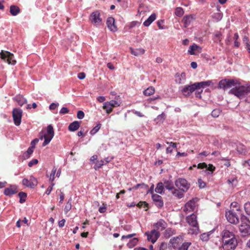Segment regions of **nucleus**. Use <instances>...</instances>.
I'll list each match as a JSON object with an SVG mask.
<instances>
[{
    "label": "nucleus",
    "mask_w": 250,
    "mask_h": 250,
    "mask_svg": "<svg viewBox=\"0 0 250 250\" xmlns=\"http://www.w3.org/2000/svg\"><path fill=\"white\" fill-rule=\"evenodd\" d=\"M202 48L197 45L194 44L189 47L188 52L191 55H196L201 52Z\"/></svg>",
    "instance_id": "nucleus-17"
},
{
    "label": "nucleus",
    "mask_w": 250,
    "mask_h": 250,
    "mask_svg": "<svg viewBox=\"0 0 250 250\" xmlns=\"http://www.w3.org/2000/svg\"><path fill=\"white\" fill-rule=\"evenodd\" d=\"M239 229L243 237L250 235V226L248 224H241L239 227Z\"/></svg>",
    "instance_id": "nucleus-11"
},
{
    "label": "nucleus",
    "mask_w": 250,
    "mask_h": 250,
    "mask_svg": "<svg viewBox=\"0 0 250 250\" xmlns=\"http://www.w3.org/2000/svg\"><path fill=\"white\" fill-rule=\"evenodd\" d=\"M244 208L247 214L250 216V202L246 203L245 204Z\"/></svg>",
    "instance_id": "nucleus-49"
},
{
    "label": "nucleus",
    "mask_w": 250,
    "mask_h": 250,
    "mask_svg": "<svg viewBox=\"0 0 250 250\" xmlns=\"http://www.w3.org/2000/svg\"><path fill=\"white\" fill-rule=\"evenodd\" d=\"M229 92L234 95L238 98L242 99L245 95L250 93V84L243 85L237 83L234 87L231 88Z\"/></svg>",
    "instance_id": "nucleus-1"
},
{
    "label": "nucleus",
    "mask_w": 250,
    "mask_h": 250,
    "mask_svg": "<svg viewBox=\"0 0 250 250\" xmlns=\"http://www.w3.org/2000/svg\"><path fill=\"white\" fill-rule=\"evenodd\" d=\"M43 137L44 139V141L42 144V146H45L49 143L52 138L48 137L47 135H44Z\"/></svg>",
    "instance_id": "nucleus-52"
},
{
    "label": "nucleus",
    "mask_w": 250,
    "mask_h": 250,
    "mask_svg": "<svg viewBox=\"0 0 250 250\" xmlns=\"http://www.w3.org/2000/svg\"><path fill=\"white\" fill-rule=\"evenodd\" d=\"M18 196L20 197V202L21 203H23L25 201V198L26 197V193L23 192H20L18 194Z\"/></svg>",
    "instance_id": "nucleus-39"
},
{
    "label": "nucleus",
    "mask_w": 250,
    "mask_h": 250,
    "mask_svg": "<svg viewBox=\"0 0 250 250\" xmlns=\"http://www.w3.org/2000/svg\"><path fill=\"white\" fill-rule=\"evenodd\" d=\"M231 208H236V210L238 212L240 211V208L238 207V204L237 202H232L230 205Z\"/></svg>",
    "instance_id": "nucleus-56"
},
{
    "label": "nucleus",
    "mask_w": 250,
    "mask_h": 250,
    "mask_svg": "<svg viewBox=\"0 0 250 250\" xmlns=\"http://www.w3.org/2000/svg\"><path fill=\"white\" fill-rule=\"evenodd\" d=\"M234 237V234L229 230H224L222 232L223 242Z\"/></svg>",
    "instance_id": "nucleus-18"
},
{
    "label": "nucleus",
    "mask_w": 250,
    "mask_h": 250,
    "mask_svg": "<svg viewBox=\"0 0 250 250\" xmlns=\"http://www.w3.org/2000/svg\"><path fill=\"white\" fill-rule=\"evenodd\" d=\"M199 187L200 188H204L206 187V184L205 182L202 180L201 179H199L198 180Z\"/></svg>",
    "instance_id": "nucleus-57"
},
{
    "label": "nucleus",
    "mask_w": 250,
    "mask_h": 250,
    "mask_svg": "<svg viewBox=\"0 0 250 250\" xmlns=\"http://www.w3.org/2000/svg\"><path fill=\"white\" fill-rule=\"evenodd\" d=\"M187 222L191 226H198L197 221V216L194 213L188 216L186 218Z\"/></svg>",
    "instance_id": "nucleus-13"
},
{
    "label": "nucleus",
    "mask_w": 250,
    "mask_h": 250,
    "mask_svg": "<svg viewBox=\"0 0 250 250\" xmlns=\"http://www.w3.org/2000/svg\"><path fill=\"white\" fill-rule=\"evenodd\" d=\"M10 13L12 16H15L20 13V9L16 5H11L10 7Z\"/></svg>",
    "instance_id": "nucleus-23"
},
{
    "label": "nucleus",
    "mask_w": 250,
    "mask_h": 250,
    "mask_svg": "<svg viewBox=\"0 0 250 250\" xmlns=\"http://www.w3.org/2000/svg\"><path fill=\"white\" fill-rule=\"evenodd\" d=\"M153 226L158 230L162 231L167 227V223L163 219L159 220Z\"/></svg>",
    "instance_id": "nucleus-15"
},
{
    "label": "nucleus",
    "mask_w": 250,
    "mask_h": 250,
    "mask_svg": "<svg viewBox=\"0 0 250 250\" xmlns=\"http://www.w3.org/2000/svg\"><path fill=\"white\" fill-rule=\"evenodd\" d=\"M184 13V10L181 7L176 8L175 11V14L178 17H181Z\"/></svg>",
    "instance_id": "nucleus-44"
},
{
    "label": "nucleus",
    "mask_w": 250,
    "mask_h": 250,
    "mask_svg": "<svg viewBox=\"0 0 250 250\" xmlns=\"http://www.w3.org/2000/svg\"><path fill=\"white\" fill-rule=\"evenodd\" d=\"M194 202H193L192 200H190L186 204L184 210L185 211H192L194 209Z\"/></svg>",
    "instance_id": "nucleus-20"
},
{
    "label": "nucleus",
    "mask_w": 250,
    "mask_h": 250,
    "mask_svg": "<svg viewBox=\"0 0 250 250\" xmlns=\"http://www.w3.org/2000/svg\"><path fill=\"white\" fill-rule=\"evenodd\" d=\"M69 110L67 108H66L65 107H63L60 110L59 113L60 114L63 115V114H67V113H69Z\"/></svg>",
    "instance_id": "nucleus-58"
},
{
    "label": "nucleus",
    "mask_w": 250,
    "mask_h": 250,
    "mask_svg": "<svg viewBox=\"0 0 250 250\" xmlns=\"http://www.w3.org/2000/svg\"><path fill=\"white\" fill-rule=\"evenodd\" d=\"M155 92V89L154 87L151 86L145 90L143 92L145 96H148L154 94Z\"/></svg>",
    "instance_id": "nucleus-33"
},
{
    "label": "nucleus",
    "mask_w": 250,
    "mask_h": 250,
    "mask_svg": "<svg viewBox=\"0 0 250 250\" xmlns=\"http://www.w3.org/2000/svg\"><path fill=\"white\" fill-rule=\"evenodd\" d=\"M237 82L232 79H225L220 81L218 84V87L224 90L235 86Z\"/></svg>",
    "instance_id": "nucleus-3"
},
{
    "label": "nucleus",
    "mask_w": 250,
    "mask_h": 250,
    "mask_svg": "<svg viewBox=\"0 0 250 250\" xmlns=\"http://www.w3.org/2000/svg\"><path fill=\"white\" fill-rule=\"evenodd\" d=\"M80 123L78 121H74L71 123L68 126V130L70 131H75L79 129Z\"/></svg>",
    "instance_id": "nucleus-19"
},
{
    "label": "nucleus",
    "mask_w": 250,
    "mask_h": 250,
    "mask_svg": "<svg viewBox=\"0 0 250 250\" xmlns=\"http://www.w3.org/2000/svg\"><path fill=\"white\" fill-rule=\"evenodd\" d=\"M54 135L53 127L52 125H49L47 126V134L44 135H47L48 137L53 138Z\"/></svg>",
    "instance_id": "nucleus-31"
},
{
    "label": "nucleus",
    "mask_w": 250,
    "mask_h": 250,
    "mask_svg": "<svg viewBox=\"0 0 250 250\" xmlns=\"http://www.w3.org/2000/svg\"><path fill=\"white\" fill-rule=\"evenodd\" d=\"M34 148V146H31L28 148L27 150L24 153V155L26 157V158H28L30 157V155L33 152Z\"/></svg>",
    "instance_id": "nucleus-40"
},
{
    "label": "nucleus",
    "mask_w": 250,
    "mask_h": 250,
    "mask_svg": "<svg viewBox=\"0 0 250 250\" xmlns=\"http://www.w3.org/2000/svg\"><path fill=\"white\" fill-rule=\"evenodd\" d=\"M221 113V110L219 109H215L211 112V115L213 117H218Z\"/></svg>",
    "instance_id": "nucleus-48"
},
{
    "label": "nucleus",
    "mask_w": 250,
    "mask_h": 250,
    "mask_svg": "<svg viewBox=\"0 0 250 250\" xmlns=\"http://www.w3.org/2000/svg\"><path fill=\"white\" fill-rule=\"evenodd\" d=\"M241 220L242 223V224H247V222H250V221L247 219V217L244 215H241Z\"/></svg>",
    "instance_id": "nucleus-61"
},
{
    "label": "nucleus",
    "mask_w": 250,
    "mask_h": 250,
    "mask_svg": "<svg viewBox=\"0 0 250 250\" xmlns=\"http://www.w3.org/2000/svg\"><path fill=\"white\" fill-rule=\"evenodd\" d=\"M138 240L137 238H134L127 244L128 248H131L134 247L138 243Z\"/></svg>",
    "instance_id": "nucleus-38"
},
{
    "label": "nucleus",
    "mask_w": 250,
    "mask_h": 250,
    "mask_svg": "<svg viewBox=\"0 0 250 250\" xmlns=\"http://www.w3.org/2000/svg\"><path fill=\"white\" fill-rule=\"evenodd\" d=\"M77 117L79 119H83L84 117V113L83 111L79 110L77 112Z\"/></svg>",
    "instance_id": "nucleus-59"
},
{
    "label": "nucleus",
    "mask_w": 250,
    "mask_h": 250,
    "mask_svg": "<svg viewBox=\"0 0 250 250\" xmlns=\"http://www.w3.org/2000/svg\"><path fill=\"white\" fill-rule=\"evenodd\" d=\"M175 185L179 190L183 192H186L188 189L190 187V184L188 181L183 178H179L175 182Z\"/></svg>",
    "instance_id": "nucleus-2"
},
{
    "label": "nucleus",
    "mask_w": 250,
    "mask_h": 250,
    "mask_svg": "<svg viewBox=\"0 0 250 250\" xmlns=\"http://www.w3.org/2000/svg\"><path fill=\"white\" fill-rule=\"evenodd\" d=\"M104 165V161L101 160L100 161H97L96 163L95 169H97V168H99L101 167Z\"/></svg>",
    "instance_id": "nucleus-55"
},
{
    "label": "nucleus",
    "mask_w": 250,
    "mask_h": 250,
    "mask_svg": "<svg viewBox=\"0 0 250 250\" xmlns=\"http://www.w3.org/2000/svg\"><path fill=\"white\" fill-rule=\"evenodd\" d=\"M101 124H97L90 132L91 135H93L96 134L100 129Z\"/></svg>",
    "instance_id": "nucleus-41"
},
{
    "label": "nucleus",
    "mask_w": 250,
    "mask_h": 250,
    "mask_svg": "<svg viewBox=\"0 0 250 250\" xmlns=\"http://www.w3.org/2000/svg\"><path fill=\"white\" fill-rule=\"evenodd\" d=\"M196 89H198L196 83L191 85H185L182 89L183 94L186 96H188Z\"/></svg>",
    "instance_id": "nucleus-10"
},
{
    "label": "nucleus",
    "mask_w": 250,
    "mask_h": 250,
    "mask_svg": "<svg viewBox=\"0 0 250 250\" xmlns=\"http://www.w3.org/2000/svg\"><path fill=\"white\" fill-rule=\"evenodd\" d=\"M164 185L162 182H159L157 184V186L155 189V191L156 192L159 194H163L164 193Z\"/></svg>",
    "instance_id": "nucleus-26"
},
{
    "label": "nucleus",
    "mask_w": 250,
    "mask_h": 250,
    "mask_svg": "<svg viewBox=\"0 0 250 250\" xmlns=\"http://www.w3.org/2000/svg\"><path fill=\"white\" fill-rule=\"evenodd\" d=\"M56 170H57V168H55V167H54L51 171V173L50 174V179H49L50 181H51V182H53L54 180Z\"/></svg>",
    "instance_id": "nucleus-50"
},
{
    "label": "nucleus",
    "mask_w": 250,
    "mask_h": 250,
    "mask_svg": "<svg viewBox=\"0 0 250 250\" xmlns=\"http://www.w3.org/2000/svg\"><path fill=\"white\" fill-rule=\"evenodd\" d=\"M38 163V160L36 159H32L30 161L28 164L29 167H32L34 165H36Z\"/></svg>",
    "instance_id": "nucleus-60"
},
{
    "label": "nucleus",
    "mask_w": 250,
    "mask_h": 250,
    "mask_svg": "<svg viewBox=\"0 0 250 250\" xmlns=\"http://www.w3.org/2000/svg\"><path fill=\"white\" fill-rule=\"evenodd\" d=\"M183 192H184L181 190L177 189L175 188L171 191V193L179 199H181L184 197Z\"/></svg>",
    "instance_id": "nucleus-28"
},
{
    "label": "nucleus",
    "mask_w": 250,
    "mask_h": 250,
    "mask_svg": "<svg viewBox=\"0 0 250 250\" xmlns=\"http://www.w3.org/2000/svg\"><path fill=\"white\" fill-rule=\"evenodd\" d=\"M211 234V231H209L207 233H203L200 235V239L203 241H207L209 239V236Z\"/></svg>",
    "instance_id": "nucleus-37"
},
{
    "label": "nucleus",
    "mask_w": 250,
    "mask_h": 250,
    "mask_svg": "<svg viewBox=\"0 0 250 250\" xmlns=\"http://www.w3.org/2000/svg\"><path fill=\"white\" fill-rule=\"evenodd\" d=\"M173 234V230L171 229H167L165 230V236L166 237H169Z\"/></svg>",
    "instance_id": "nucleus-51"
},
{
    "label": "nucleus",
    "mask_w": 250,
    "mask_h": 250,
    "mask_svg": "<svg viewBox=\"0 0 250 250\" xmlns=\"http://www.w3.org/2000/svg\"><path fill=\"white\" fill-rule=\"evenodd\" d=\"M227 183L231 187L236 186L238 184V181L236 177H230L227 180Z\"/></svg>",
    "instance_id": "nucleus-27"
},
{
    "label": "nucleus",
    "mask_w": 250,
    "mask_h": 250,
    "mask_svg": "<svg viewBox=\"0 0 250 250\" xmlns=\"http://www.w3.org/2000/svg\"><path fill=\"white\" fill-rule=\"evenodd\" d=\"M190 245L191 243L190 242H185L183 243L180 247H179L178 250H188Z\"/></svg>",
    "instance_id": "nucleus-45"
},
{
    "label": "nucleus",
    "mask_w": 250,
    "mask_h": 250,
    "mask_svg": "<svg viewBox=\"0 0 250 250\" xmlns=\"http://www.w3.org/2000/svg\"><path fill=\"white\" fill-rule=\"evenodd\" d=\"M17 188L15 185L10 186L9 188L4 189V193L6 196H11L17 192Z\"/></svg>",
    "instance_id": "nucleus-16"
},
{
    "label": "nucleus",
    "mask_w": 250,
    "mask_h": 250,
    "mask_svg": "<svg viewBox=\"0 0 250 250\" xmlns=\"http://www.w3.org/2000/svg\"><path fill=\"white\" fill-rule=\"evenodd\" d=\"M22 184L24 186H25L27 187H29L31 188H34V183H33L32 182H30L29 180H28L26 178H24L22 180Z\"/></svg>",
    "instance_id": "nucleus-35"
},
{
    "label": "nucleus",
    "mask_w": 250,
    "mask_h": 250,
    "mask_svg": "<svg viewBox=\"0 0 250 250\" xmlns=\"http://www.w3.org/2000/svg\"><path fill=\"white\" fill-rule=\"evenodd\" d=\"M237 150L239 154H246L247 153L245 146L242 144H239L237 146Z\"/></svg>",
    "instance_id": "nucleus-29"
},
{
    "label": "nucleus",
    "mask_w": 250,
    "mask_h": 250,
    "mask_svg": "<svg viewBox=\"0 0 250 250\" xmlns=\"http://www.w3.org/2000/svg\"><path fill=\"white\" fill-rule=\"evenodd\" d=\"M1 58L6 61L8 64H15L16 62V60L14 59V55L8 51H4L3 50L0 53Z\"/></svg>",
    "instance_id": "nucleus-5"
},
{
    "label": "nucleus",
    "mask_w": 250,
    "mask_h": 250,
    "mask_svg": "<svg viewBox=\"0 0 250 250\" xmlns=\"http://www.w3.org/2000/svg\"><path fill=\"white\" fill-rule=\"evenodd\" d=\"M14 100L16 101L18 104L20 106H22L23 104L27 102V101L24 99L22 96L19 95L14 98Z\"/></svg>",
    "instance_id": "nucleus-22"
},
{
    "label": "nucleus",
    "mask_w": 250,
    "mask_h": 250,
    "mask_svg": "<svg viewBox=\"0 0 250 250\" xmlns=\"http://www.w3.org/2000/svg\"><path fill=\"white\" fill-rule=\"evenodd\" d=\"M112 108L117 107L120 105V104L116 100H111L108 102Z\"/></svg>",
    "instance_id": "nucleus-54"
},
{
    "label": "nucleus",
    "mask_w": 250,
    "mask_h": 250,
    "mask_svg": "<svg viewBox=\"0 0 250 250\" xmlns=\"http://www.w3.org/2000/svg\"><path fill=\"white\" fill-rule=\"evenodd\" d=\"M131 53L135 56H139L145 53V50L143 48H138L133 50L132 48H130Z\"/></svg>",
    "instance_id": "nucleus-30"
},
{
    "label": "nucleus",
    "mask_w": 250,
    "mask_h": 250,
    "mask_svg": "<svg viewBox=\"0 0 250 250\" xmlns=\"http://www.w3.org/2000/svg\"><path fill=\"white\" fill-rule=\"evenodd\" d=\"M199 232V226H191L188 231V233L190 235H196Z\"/></svg>",
    "instance_id": "nucleus-25"
},
{
    "label": "nucleus",
    "mask_w": 250,
    "mask_h": 250,
    "mask_svg": "<svg viewBox=\"0 0 250 250\" xmlns=\"http://www.w3.org/2000/svg\"><path fill=\"white\" fill-rule=\"evenodd\" d=\"M139 187H141L142 188H146V189L148 188V186L144 184H138L136 185V186L132 187V189H137Z\"/></svg>",
    "instance_id": "nucleus-53"
},
{
    "label": "nucleus",
    "mask_w": 250,
    "mask_h": 250,
    "mask_svg": "<svg viewBox=\"0 0 250 250\" xmlns=\"http://www.w3.org/2000/svg\"><path fill=\"white\" fill-rule=\"evenodd\" d=\"M115 20L112 17H109L106 21L107 27L110 30L113 32L117 31V27L115 25Z\"/></svg>",
    "instance_id": "nucleus-14"
},
{
    "label": "nucleus",
    "mask_w": 250,
    "mask_h": 250,
    "mask_svg": "<svg viewBox=\"0 0 250 250\" xmlns=\"http://www.w3.org/2000/svg\"><path fill=\"white\" fill-rule=\"evenodd\" d=\"M213 18H215L217 21H219L222 19V15L219 13H215L213 15Z\"/></svg>",
    "instance_id": "nucleus-63"
},
{
    "label": "nucleus",
    "mask_w": 250,
    "mask_h": 250,
    "mask_svg": "<svg viewBox=\"0 0 250 250\" xmlns=\"http://www.w3.org/2000/svg\"><path fill=\"white\" fill-rule=\"evenodd\" d=\"M193 20V17L191 15L186 16L183 19V22L184 23V27H188Z\"/></svg>",
    "instance_id": "nucleus-24"
},
{
    "label": "nucleus",
    "mask_w": 250,
    "mask_h": 250,
    "mask_svg": "<svg viewBox=\"0 0 250 250\" xmlns=\"http://www.w3.org/2000/svg\"><path fill=\"white\" fill-rule=\"evenodd\" d=\"M226 217L228 221L231 224H236L239 222L238 214L233 208L226 212Z\"/></svg>",
    "instance_id": "nucleus-4"
},
{
    "label": "nucleus",
    "mask_w": 250,
    "mask_h": 250,
    "mask_svg": "<svg viewBox=\"0 0 250 250\" xmlns=\"http://www.w3.org/2000/svg\"><path fill=\"white\" fill-rule=\"evenodd\" d=\"M148 204L146 202H140L138 204V206L139 208H147Z\"/></svg>",
    "instance_id": "nucleus-64"
},
{
    "label": "nucleus",
    "mask_w": 250,
    "mask_h": 250,
    "mask_svg": "<svg viewBox=\"0 0 250 250\" xmlns=\"http://www.w3.org/2000/svg\"><path fill=\"white\" fill-rule=\"evenodd\" d=\"M145 234L147 236V240L152 243H154L160 236L159 232L155 229L150 232H146Z\"/></svg>",
    "instance_id": "nucleus-9"
},
{
    "label": "nucleus",
    "mask_w": 250,
    "mask_h": 250,
    "mask_svg": "<svg viewBox=\"0 0 250 250\" xmlns=\"http://www.w3.org/2000/svg\"><path fill=\"white\" fill-rule=\"evenodd\" d=\"M59 105V103H53L49 105V109L51 110H54Z\"/></svg>",
    "instance_id": "nucleus-62"
},
{
    "label": "nucleus",
    "mask_w": 250,
    "mask_h": 250,
    "mask_svg": "<svg viewBox=\"0 0 250 250\" xmlns=\"http://www.w3.org/2000/svg\"><path fill=\"white\" fill-rule=\"evenodd\" d=\"M156 14L153 13L144 22L143 24L146 27L148 26L156 19Z\"/></svg>",
    "instance_id": "nucleus-21"
},
{
    "label": "nucleus",
    "mask_w": 250,
    "mask_h": 250,
    "mask_svg": "<svg viewBox=\"0 0 250 250\" xmlns=\"http://www.w3.org/2000/svg\"><path fill=\"white\" fill-rule=\"evenodd\" d=\"M211 83V81H208L206 82H201L200 83H196L198 89H200L202 87L209 86Z\"/></svg>",
    "instance_id": "nucleus-34"
},
{
    "label": "nucleus",
    "mask_w": 250,
    "mask_h": 250,
    "mask_svg": "<svg viewBox=\"0 0 250 250\" xmlns=\"http://www.w3.org/2000/svg\"><path fill=\"white\" fill-rule=\"evenodd\" d=\"M163 184L164 185V188L170 191L174 188L172 183L171 181H166Z\"/></svg>",
    "instance_id": "nucleus-32"
},
{
    "label": "nucleus",
    "mask_w": 250,
    "mask_h": 250,
    "mask_svg": "<svg viewBox=\"0 0 250 250\" xmlns=\"http://www.w3.org/2000/svg\"><path fill=\"white\" fill-rule=\"evenodd\" d=\"M22 115V110L21 108H14L13 110L12 116L16 125L19 126L21 124Z\"/></svg>",
    "instance_id": "nucleus-6"
},
{
    "label": "nucleus",
    "mask_w": 250,
    "mask_h": 250,
    "mask_svg": "<svg viewBox=\"0 0 250 250\" xmlns=\"http://www.w3.org/2000/svg\"><path fill=\"white\" fill-rule=\"evenodd\" d=\"M222 34L220 32H217L214 35V40L215 42H220L222 39Z\"/></svg>",
    "instance_id": "nucleus-47"
},
{
    "label": "nucleus",
    "mask_w": 250,
    "mask_h": 250,
    "mask_svg": "<svg viewBox=\"0 0 250 250\" xmlns=\"http://www.w3.org/2000/svg\"><path fill=\"white\" fill-rule=\"evenodd\" d=\"M181 240V238L179 237H174L171 239L170 242L172 244L173 247H175L176 245L179 242V241Z\"/></svg>",
    "instance_id": "nucleus-46"
},
{
    "label": "nucleus",
    "mask_w": 250,
    "mask_h": 250,
    "mask_svg": "<svg viewBox=\"0 0 250 250\" xmlns=\"http://www.w3.org/2000/svg\"><path fill=\"white\" fill-rule=\"evenodd\" d=\"M166 115L163 113L159 115L155 119V121L158 123L159 122H163L165 119Z\"/></svg>",
    "instance_id": "nucleus-42"
},
{
    "label": "nucleus",
    "mask_w": 250,
    "mask_h": 250,
    "mask_svg": "<svg viewBox=\"0 0 250 250\" xmlns=\"http://www.w3.org/2000/svg\"><path fill=\"white\" fill-rule=\"evenodd\" d=\"M89 20L91 21V22L94 25H100L102 21V20L100 17L99 12L96 11L92 12L90 16Z\"/></svg>",
    "instance_id": "nucleus-8"
},
{
    "label": "nucleus",
    "mask_w": 250,
    "mask_h": 250,
    "mask_svg": "<svg viewBox=\"0 0 250 250\" xmlns=\"http://www.w3.org/2000/svg\"><path fill=\"white\" fill-rule=\"evenodd\" d=\"M152 199L157 207L161 208L163 207L164 203L161 196L157 194H152Z\"/></svg>",
    "instance_id": "nucleus-12"
},
{
    "label": "nucleus",
    "mask_w": 250,
    "mask_h": 250,
    "mask_svg": "<svg viewBox=\"0 0 250 250\" xmlns=\"http://www.w3.org/2000/svg\"><path fill=\"white\" fill-rule=\"evenodd\" d=\"M72 205H71V198H70L67 202L66 205H65V208H64V211L66 213H67L71 208Z\"/></svg>",
    "instance_id": "nucleus-43"
},
{
    "label": "nucleus",
    "mask_w": 250,
    "mask_h": 250,
    "mask_svg": "<svg viewBox=\"0 0 250 250\" xmlns=\"http://www.w3.org/2000/svg\"><path fill=\"white\" fill-rule=\"evenodd\" d=\"M223 248L226 250H234L237 245V242L234 237L230 238L228 240L223 241Z\"/></svg>",
    "instance_id": "nucleus-7"
},
{
    "label": "nucleus",
    "mask_w": 250,
    "mask_h": 250,
    "mask_svg": "<svg viewBox=\"0 0 250 250\" xmlns=\"http://www.w3.org/2000/svg\"><path fill=\"white\" fill-rule=\"evenodd\" d=\"M104 109L105 110L107 113L109 114L112 111L113 108L110 105L108 102L104 103L103 105Z\"/></svg>",
    "instance_id": "nucleus-36"
}]
</instances>
